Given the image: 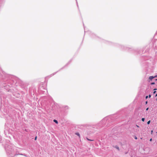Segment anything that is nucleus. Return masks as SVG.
Masks as SVG:
<instances>
[{
	"mask_svg": "<svg viewBox=\"0 0 157 157\" xmlns=\"http://www.w3.org/2000/svg\"><path fill=\"white\" fill-rule=\"evenodd\" d=\"M136 126L137 127H139V126L138 125H136Z\"/></svg>",
	"mask_w": 157,
	"mask_h": 157,
	"instance_id": "17",
	"label": "nucleus"
},
{
	"mask_svg": "<svg viewBox=\"0 0 157 157\" xmlns=\"http://www.w3.org/2000/svg\"><path fill=\"white\" fill-rule=\"evenodd\" d=\"M53 121L54 122H55L57 124H58V121L56 120H53Z\"/></svg>",
	"mask_w": 157,
	"mask_h": 157,
	"instance_id": "4",
	"label": "nucleus"
},
{
	"mask_svg": "<svg viewBox=\"0 0 157 157\" xmlns=\"http://www.w3.org/2000/svg\"><path fill=\"white\" fill-rule=\"evenodd\" d=\"M144 120H145V119H144V118H142V121H143V122H144Z\"/></svg>",
	"mask_w": 157,
	"mask_h": 157,
	"instance_id": "5",
	"label": "nucleus"
},
{
	"mask_svg": "<svg viewBox=\"0 0 157 157\" xmlns=\"http://www.w3.org/2000/svg\"><path fill=\"white\" fill-rule=\"evenodd\" d=\"M157 89H154V90H156Z\"/></svg>",
	"mask_w": 157,
	"mask_h": 157,
	"instance_id": "20",
	"label": "nucleus"
},
{
	"mask_svg": "<svg viewBox=\"0 0 157 157\" xmlns=\"http://www.w3.org/2000/svg\"><path fill=\"white\" fill-rule=\"evenodd\" d=\"M150 123V121H148L147 122V124H149Z\"/></svg>",
	"mask_w": 157,
	"mask_h": 157,
	"instance_id": "6",
	"label": "nucleus"
},
{
	"mask_svg": "<svg viewBox=\"0 0 157 157\" xmlns=\"http://www.w3.org/2000/svg\"><path fill=\"white\" fill-rule=\"evenodd\" d=\"M115 147L118 150H119V148L118 146H116Z\"/></svg>",
	"mask_w": 157,
	"mask_h": 157,
	"instance_id": "3",
	"label": "nucleus"
},
{
	"mask_svg": "<svg viewBox=\"0 0 157 157\" xmlns=\"http://www.w3.org/2000/svg\"><path fill=\"white\" fill-rule=\"evenodd\" d=\"M156 80H157V79H156Z\"/></svg>",
	"mask_w": 157,
	"mask_h": 157,
	"instance_id": "23",
	"label": "nucleus"
},
{
	"mask_svg": "<svg viewBox=\"0 0 157 157\" xmlns=\"http://www.w3.org/2000/svg\"><path fill=\"white\" fill-rule=\"evenodd\" d=\"M156 100L157 101V99H156Z\"/></svg>",
	"mask_w": 157,
	"mask_h": 157,
	"instance_id": "22",
	"label": "nucleus"
},
{
	"mask_svg": "<svg viewBox=\"0 0 157 157\" xmlns=\"http://www.w3.org/2000/svg\"><path fill=\"white\" fill-rule=\"evenodd\" d=\"M154 78L153 76H150L149 77V79L150 80H152V79Z\"/></svg>",
	"mask_w": 157,
	"mask_h": 157,
	"instance_id": "1",
	"label": "nucleus"
},
{
	"mask_svg": "<svg viewBox=\"0 0 157 157\" xmlns=\"http://www.w3.org/2000/svg\"><path fill=\"white\" fill-rule=\"evenodd\" d=\"M152 140V138L150 139V141H151Z\"/></svg>",
	"mask_w": 157,
	"mask_h": 157,
	"instance_id": "13",
	"label": "nucleus"
},
{
	"mask_svg": "<svg viewBox=\"0 0 157 157\" xmlns=\"http://www.w3.org/2000/svg\"><path fill=\"white\" fill-rule=\"evenodd\" d=\"M37 139V136H36V137L35 138V140H36Z\"/></svg>",
	"mask_w": 157,
	"mask_h": 157,
	"instance_id": "10",
	"label": "nucleus"
},
{
	"mask_svg": "<svg viewBox=\"0 0 157 157\" xmlns=\"http://www.w3.org/2000/svg\"><path fill=\"white\" fill-rule=\"evenodd\" d=\"M157 96V94H156V95H155V96H156H156Z\"/></svg>",
	"mask_w": 157,
	"mask_h": 157,
	"instance_id": "21",
	"label": "nucleus"
},
{
	"mask_svg": "<svg viewBox=\"0 0 157 157\" xmlns=\"http://www.w3.org/2000/svg\"><path fill=\"white\" fill-rule=\"evenodd\" d=\"M157 77V75H156V76H154V78H155V77Z\"/></svg>",
	"mask_w": 157,
	"mask_h": 157,
	"instance_id": "18",
	"label": "nucleus"
},
{
	"mask_svg": "<svg viewBox=\"0 0 157 157\" xmlns=\"http://www.w3.org/2000/svg\"><path fill=\"white\" fill-rule=\"evenodd\" d=\"M75 134L76 135H77L78 136L79 138L80 137V135L78 133V132L76 133H75Z\"/></svg>",
	"mask_w": 157,
	"mask_h": 157,
	"instance_id": "2",
	"label": "nucleus"
},
{
	"mask_svg": "<svg viewBox=\"0 0 157 157\" xmlns=\"http://www.w3.org/2000/svg\"><path fill=\"white\" fill-rule=\"evenodd\" d=\"M155 84V82H152L151 83V85H154Z\"/></svg>",
	"mask_w": 157,
	"mask_h": 157,
	"instance_id": "8",
	"label": "nucleus"
},
{
	"mask_svg": "<svg viewBox=\"0 0 157 157\" xmlns=\"http://www.w3.org/2000/svg\"><path fill=\"white\" fill-rule=\"evenodd\" d=\"M156 91H154L153 92V94H155L156 93Z\"/></svg>",
	"mask_w": 157,
	"mask_h": 157,
	"instance_id": "12",
	"label": "nucleus"
},
{
	"mask_svg": "<svg viewBox=\"0 0 157 157\" xmlns=\"http://www.w3.org/2000/svg\"><path fill=\"white\" fill-rule=\"evenodd\" d=\"M87 139L88 140H90V141H93V140H90V139H89L88 138H87Z\"/></svg>",
	"mask_w": 157,
	"mask_h": 157,
	"instance_id": "7",
	"label": "nucleus"
},
{
	"mask_svg": "<svg viewBox=\"0 0 157 157\" xmlns=\"http://www.w3.org/2000/svg\"><path fill=\"white\" fill-rule=\"evenodd\" d=\"M135 139H136V140H137V137L136 136H135Z\"/></svg>",
	"mask_w": 157,
	"mask_h": 157,
	"instance_id": "11",
	"label": "nucleus"
},
{
	"mask_svg": "<svg viewBox=\"0 0 157 157\" xmlns=\"http://www.w3.org/2000/svg\"><path fill=\"white\" fill-rule=\"evenodd\" d=\"M147 101H146V104H147Z\"/></svg>",
	"mask_w": 157,
	"mask_h": 157,
	"instance_id": "19",
	"label": "nucleus"
},
{
	"mask_svg": "<svg viewBox=\"0 0 157 157\" xmlns=\"http://www.w3.org/2000/svg\"><path fill=\"white\" fill-rule=\"evenodd\" d=\"M148 98V96H146V98Z\"/></svg>",
	"mask_w": 157,
	"mask_h": 157,
	"instance_id": "16",
	"label": "nucleus"
},
{
	"mask_svg": "<svg viewBox=\"0 0 157 157\" xmlns=\"http://www.w3.org/2000/svg\"><path fill=\"white\" fill-rule=\"evenodd\" d=\"M148 108H147L146 109V110H148Z\"/></svg>",
	"mask_w": 157,
	"mask_h": 157,
	"instance_id": "15",
	"label": "nucleus"
},
{
	"mask_svg": "<svg viewBox=\"0 0 157 157\" xmlns=\"http://www.w3.org/2000/svg\"><path fill=\"white\" fill-rule=\"evenodd\" d=\"M153 130H151V134H152V133H153Z\"/></svg>",
	"mask_w": 157,
	"mask_h": 157,
	"instance_id": "9",
	"label": "nucleus"
},
{
	"mask_svg": "<svg viewBox=\"0 0 157 157\" xmlns=\"http://www.w3.org/2000/svg\"><path fill=\"white\" fill-rule=\"evenodd\" d=\"M151 97V95H150V94L149 95V98H150V97Z\"/></svg>",
	"mask_w": 157,
	"mask_h": 157,
	"instance_id": "14",
	"label": "nucleus"
}]
</instances>
